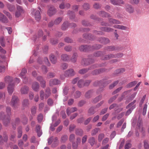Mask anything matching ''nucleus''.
I'll return each mask as SVG.
<instances>
[{"label": "nucleus", "instance_id": "nucleus-1", "mask_svg": "<svg viewBox=\"0 0 149 149\" xmlns=\"http://www.w3.org/2000/svg\"><path fill=\"white\" fill-rule=\"evenodd\" d=\"M7 115H5L3 112L0 113V119L3 120L4 125L7 126L10 122V116L11 115V108L10 107H7L6 109Z\"/></svg>", "mask_w": 149, "mask_h": 149}, {"label": "nucleus", "instance_id": "nucleus-2", "mask_svg": "<svg viewBox=\"0 0 149 149\" xmlns=\"http://www.w3.org/2000/svg\"><path fill=\"white\" fill-rule=\"evenodd\" d=\"M101 47L100 45H98L96 47H93V46L92 48L91 46H87V45H82L80 46L79 47V49L80 51L83 52H86L88 50H91L94 49H98Z\"/></svg>", "mask_w": 149, "mask_h": 149}, {"label": "nucleus", "instance_id": "nucleus-3", "mask_svg": "<svg viewBox=\"0 0 149 149\" xmlns=\"http://www.w3.org/2000/svg\"><path fill=\"white\" fill-rule=\"evenodd\" d=\"M108 20L109 24L106 23L104 22H102L101 23V25L103 26H111L112 25V24H120V21L113 18H109Z\"/></svg>", "mask_w": 149, "mask_h": 149}, {"label": "nucleus", "instance_id": "nucleus-4", "mask_svg": "<svg viewBox=\"0 0 149 149\" xmlns=\"http://www.w3.org/2000/svg\"><path fill=\"white\" fill-rule=\"evenodd\" d=\"M132 91V90H130L123 92L122 93L121 97L118 98V101H121L123 99L129 100V95L131 94V92Z\"/></svg>", "mask_w": 149, "mask_h": 149}, {"label": "nucleus", "instance_id": "nucleus-5", "mask_svg": "<svg viewBox=\"0 0 149 149\" xmlns=\"http://www.w3.org/2000/svg\"><path fill=\"white\" fill-rule=\"evenodd\" d=\"M123 54L122 53H118L115 54H110L107 55L105 56L104 60H109L110 59L114 58H121L123 56Z\"/></svg>", "mask_w": 149, "mask_h": 149}, {"label": "nucleus", "instance_id": "nucleus-6", "mask_svg": "<svg viewBox=\"0 0 149 149\" xmlns=\"http://www.w3.org/2000/svg\"><path fill=\"white\" fill-rule=\"evenodd\" d=\"M18 101L19 99L18 97L13 95L11 99L10 105L13 107L14 108H15L18 105Z\"/></svg>", "mask_w": 149, "mask_h": 149}, {"label": "nucleus", "instance_id": "nucleus-7", "mask_svg": "<svg viewBox=\"0 0 149 149\" xmlns=\"http://www.w3.org/2000/svg\"><path fill=\"white\" fill-rule=\"evenodd\" d=\"M99 65L96 64H95L91 65L88 69H83L80 70L79 71V73L81 74H83L88 71L89 70H91L98 67Z\"/></svg>", "mask_w": 149, "mask_h": 149}, {"label": "nucleus", "instance_id": "nucleus-8", "mask_svg": "<svg viewBox=\"0 0 149 149\" xmlns=\"http://www.w3.org/2000/svg\"><path fill=\"white\" fill-rule=\"evenodd\" d=\"M32 14L34 15L35 19L37 21H40L41 19V16L39 10L33 9H32Z\"/></svg>", "mask_w": 149, "mask_h": 149}, {"label": "nucleus", "instance_id": "nucleus-9", "mask_svg": "<svg viewBox=\"0 0 149 149\" xmlns=\"http://www.w3.org/2000/svg\"><path fill=\"white\" fill-rule=\"evenodd\" d=\"M24 13V10L22 7L19 5L17 6V10L15 13V17H18L21 16L22 14Z\"/></svg>", "mask_w": 149, "mask_h": 149}, {"label": "nucleus", "instance_id": "nucleus-10", "mask_svg": "<svg viewBox=\"0 0 149 149\" xmlns=\"http://www.w3.org/2000/svg\"><path fill=\"white\" fill-rule=\"evenodd\" d=\"M75 74V72L74 70L72 68L66 70L65 72L64 76L68 77L74 76Z\"/></svg>", "mask_w": 149, "mask_h": 149}, {"label": "nucleus", "instance_id": "nucleus-11", "mask_svg": "<svg viewBox=\"0 0 149 149\" xmlns=\"http://www.w3.org/2000/svg\"><path fill=\"white\" fill-rule=\"evenodd\" d=\"M69 26H70L72 27H75L76 26V25L74 23L69 24L68 22L65 21L62 24L61 26V29L63 30H65Z\"/></svg>", "mask_w": 149, "mask_h": 149}, {"label": "nucleus", "instance_id": "nucleus-12", "mask_svg": "<svg viewBox=\"0 0 149 149\" xmlns=\"http://www.w3.org/2000/svg\"><path fill=\"white\" fill-rule=\"evenodd\" d=\"M56 12V9L53 6H50L47 11V14L49 16L54 15Z\"/></svg>", "mask_w": 149, "mask_h": 149}, {"label": "nucleus", "instance_id": "nucleus-13", "mask_svg": "<svg viewBox=\"0 0 149 149\" xmlns=\"http://www.w3.org/2000/svg\"><path fill=\"white\" fill-rule=\"evenodd\" d=\"M27 72V70L25 69H23L22 70L21 73L19 74V76L22 78L24 79L23 80V82L26 83L28 79L25 76V74Z\"/></svg>", "mask_w": 149, "mask_h": 149}, {"label": "nucleus", "instance_id": "nucleus-14", "mask_svg": "<svg viewBox=\"0 0 149 149\" xmlns=\"http://www.w3.org/2000/svg\"><path fill=\"white\" fill-rule=\"evenodd\" d=\"M94 61L93 59L91 58H84L82 61L81 63L82 64L85 65H88L90 63H93Z\"/></svg>", "mask_w": 149, "mask_h": 149}, {"label": "nucleus", "instance_id": "nucleus-15", "mask_svg": "<svg viewBox=\"0 0 149 149\" xmlns=\"http://www.w3.org/2000/svg\"><path fill=\"white\" fill-rule=\"evenodd\" d=\"M114 108H115V111L116 112H119L122 110V108H119L117 104L115 103L111 105L109 109L110 110H111Z\"/></svg>", "mask_w": 149, "mask_h": 149}, {"label": "nucleus", "instance_id": "nucleus-16", "mask_svg": "<svg viewBox=\"0 0 149 149\" xmlns=\"http://www.w3.org/2000/svg\"><path fill=\"white\" fill-rule=\"evenodd\" d=\"M60 84V81L56 79H51L49 81V85L50 86L59 84Z\"/></svg>", "mask_w": 149, "mask_h": 149}, {"label": "nucleus", "instance_id": "nucleus-17", "mask_svg": "<svg viewBox=\"0 0 149 149\" xmlns=\"http://www.w3.org/2000/svg\"><path fill=\"white\" fill-rule=\"evenodd\" d=\"M67 14L69 16V18L70 19L75 22L77 21V19L75 18V15L73 12L70 10L68 11Z\"/></svg>", "mask_w": 149, "mask_h": 149}, {"label": "nucleus", "instance_id": "nucleus-18", "mask_svg": "<svg viewBox=\"0 0 149 149\" xmlns=\"http://www.w3.org/2000/svg\"><path fill=\"white\" fill-rule=\"evenodd\" d=\"M61 60L64 61H70V56L68 55L64 54L61 56Z\"/></svg>", "mask_w": 149, "mask_h": 149}, {"label": "nucleus", "instance_id": "nucleus-19", "mask_svg": "<svg viewBox=\"0 0 149 149\" xmlns=\"http://www.w3.org/2000/svg\"><path fill=\"white\" fill-rule=\"evenodd\" d=\"M8 91L10 95H11L14 90V85L13 83L8 84Z\"/></svg>", "mask_w": 149, "mask_h": 149}, {"label": "nucleus", "instance_id": "nucleus-20", "mask_svg": "<svg viewBox=\"0 0 149 149\" xmlns=\"http://www.w3.org/2000/svg\"><path fill=\"white\" fill-rule=\"evenodd\" d=\"M142 123V120L139 117L138 118V120L137 123V129H139L140 131L141 132H143V129L141 126Z\"/></svg>", "mask_w": 149, "mask_h": 149}, {"label": "nucleus", "instance_id": "nucleus-21", "mask_svg": "<svg viewBox=\"0 0 149 149\" xmlns=\"http://www.w3.org/2000/svg\"><path fill=\"white\" fill-rule=\"evenodd\" d=\"M97 14L99 16L103 17H111V16L110 14L104 11H99L97 13Z\"/></svg>", "mask_w": 149, "mask_h": 149}, {"label": "nucleus", "instance_id": "nucleus-22", "mask_svg": "<svg viewBox=\"0 0 149 149\" xmlns=\"http://www.w3.org/2000/svg\"><path fill=\"white\" fill-rule=\"evenodd\" d=\"M29 91V88L26 86H24L22 87L20 90V92L22 94H27Z\"/></svg>", "mask_w": 149, "mask_h": 149}, {"label": "nucleus", "instance_id": "nucleus-23", "mask_svg": "<svg viewBox=\"0 0 149 149\" xmlns=\"http://www.w3.org/2000/svg\"><path fill=\"white\" fill-rule=\"evenodd\" d=\"M32 88L35 91H38L39 88V84L36 81L34 82L32 84Z\"/></svg>", "mask_w": 149, "mask_h": 149}, {"label": "nucleus", "instance_id": "nucleus-24", "mask_svg": "<svg viewBox=\"0 0 149 149\" xmlns=\"http://www.w3.org/2000/svg\"><path fill=\"white\" fill-rule=\"evenodd\" d=\"M125 10L130 13H133L134 11L133 8L131 6L128 4L125 6Z\"/></svg>", "mask_w": 149, "mask_h": 149}, {"label": "nucleus", "instance_id": "nucleus-25", "mask_svg": "<svg viewBox=\"0 0 149 149\" xmlns=\"http://www.w3.org/2000/svg\"><path fill=\"white\" fill-rule=\"evenodd\" d=\"M77 109L76 107L68 108L66 110V113L68 116L70 115L71 113L76 111Z\"/></svg>", "mask_w": 149, "mask_h": 149}, {"label": "nucleus", "instance_id": "nucleus-26", "mask_svg": "<svg viewBox=\"0 0 149 149\" xmlns=\"http://www.w3.org/2000/svg\"><path fill=\"white\" fill-rule=\"evenodd\" d=\"M136 100H134L133 102H132L126 107L127 108H130L132 109H134L136 107V105L135 103L136 102Z\"/></svg>", "mask_w": 149, "mask_h": 149}, {"label": "nucleus", "instance_id": "nucleus-27", "mask_svg": "<svg viewBox=\"0 0 149 149\" xmlns=\"http://www.w3.org/2000/svg\"><path fill=\"white\" fill-rule=\"evenodd\" d=\"M99 41L101 43L105 44L109 43V40L108 39L105 38H100Z\"/></svg>", "mask_w": 149, "mask_h": 149}, {"label": "nucleus", "instance_id": "nucleus-28", "mask_svg": "<svg viewBox=\"0 0 149 149\" xmlns=\"http://www.w3.org/2000/svg\"><path fill=\"white\" fill-rule=\"evenodd\" d=\"M0 21L5 23H6L8 22L7 18L2 13L0 12Z\"/></svg>", "mask_w": 149, "mask_h": 149}, {"label": "nucleus", "instance_id": "nucleus-29", "mask_svg": "<svg viewBox=\"0 0 149 149\" xmlns=\"http://www.w3.org/2000/svg\"><path fill=\"white\" fill-rule=\"evenodd\" d=\"M13 78L7 76L4 78V81L6 83L9 84H13Z\"/></svg>", "mask_w": 149, "mask_h": 149}, {"label": "nucleus", "instance_id": "nucleus-30", "mask_svg": "<svg viewBox=\"0 0 149 149\" xmlns=\"http://www.w3.org/2000/svg\"><path fill=\"white\" fill-rule=\"evenodd\" d=\"M57 57L54 55L51 54L50 56V59L52 63L54 64L56 63L57 61Z\"/></svg>", "mask_w": 149, "mask_h": 149}, {"label": "nucleus", "instance_id": "nucleus-31", "mask_svg": "<svg viewBox=\"0 0 149 149\" xmlns=\"http://www.w3.org/2000/svg\"><path fill=\"white\" fill-rule=\"evenodd\" d=\"M7 7L9 10L10 11H13L15 10V7L14 5L11 4L10 3H8L7 5Z\"/></svg>", "mask_w": 149, "mask_h": 149}, {"label": "nucleus", "instance_id": "nucleus-32", "mask_svg": "<svg viewBox=\"0 0 149 149\" xmlns=\"http://www.w3.org/2000/svg\"><path fill=\"white\" fill-rule=\"evenodd\" d=\"M77 55L76 53H74L71 58H70V61L73 63H75L76 62Z\"/></svg>", "mask_w": 149, "mask_h": 149}, {"label": "nucleus", "instance_id": "nucleus-33", "mask_svg": "<svg viewBox=\"0 0 149 149\" xmlns=\"http://www.w3.org/2000/svg\"><path fill=\"white\" fill-rule=\"evenodd\" d=\"M104 71V70L102 68H101L100 69H96L93 71L92 74L93 75H96L101 72H103Z\"/></svg>", "mask_w": 149, "mask_h": 149}, {"label": "nucleus", "instance_id": "nucleus-34", "mask_svg": "<svg viewBox=\"0 0 149 149\" xmlns=\"http://www.w3.org/2000/svg\"><path fill=\"white\" fill-rule=\"evenodd\" d=\"M50 89L49 88H47L46 89L45 92V98H47L51 95V93L50 92Z\"/></svg>", "mask_w": 149, "mask_h": 149}, {"label": "nucleus", "instance_id": "nucleus-35", "mask_svg": "<svg viewBox=\"0 0 149 149\" xmlns=\"http://www.w3.org/2000/svg\"><path fill=\"white\" fill-rule=\"evenodd\" d=\"M113 27L115 28L120 29L122 30H126L127 28V27L125 26L120 25H115L113 26Z\"/></svg>", "mask_w": 149, "mask_h": 149}, {"label": "nucleus", "instance_id": "nucleus-36", "mask_svg": "<svg viewBox=\"0 0 149 149\" xmlns=\"http://www.w3.org/2000/svg\"><path fill=\"white\" fill-rule=\"evenodd\" d=\"M113 29L109 27H103L101 28V30L102 31L107 32H111L113 31Z\"/></svg>", "mask_w": 149, "mask_h": 149}, {"label": "nucleus", "instance_id": "nucleus-37", "mask_svg": "<svg viewBox=\"0 0 149 149\" xmlns=\"http://www.w3.org/2000/svg\"><path fill=\"white\" fill-rule=\"evenodd\" d=\"M137 83V82L136 81H132L128 84L126 86V87L127 88H131L134 86Z\"/></svg>", "mask_w": 149, "mask_h": 149}, {"label": "nucleus", "instance_id": "nucleus-38", "mask_svg": "<svg viewBox=\"0 0 149 149\" xmlns=\"http://www.w3.org/2000/svg\"><path fill=\"white\" fill-rule=\"evenodd\" d=\"M84 37L86 39H88L90 40H94L95 39V37L91 34H89L88 35H84Z\"/></svg>", "mask_w": 149, "mask_h": 149}, {"label": "nucleus", "instance_id": "nucleus-39", "mask_svg": "<svg viewBox=\"0 0 149 149\" xmlns=\"http://www.w3.org/2000/svg\"><path fill=\"white\" fill-rule=\"evenodd\" d=\"M75 133L76 135L81 136L83 135V131L81 129H77L75 130Z\"/></svg>", "mask_w": 149, "mask_h": 149}, {"label": "nucleus", "instance_id": "nucleus-40", "mask_svg": "<svg viewBox=\"0 0 149 149\" xmlns=\"http://www.w3.org/2000/svg\"><path fill=\"white\" fill-rule=\"evenodd\" d=\"M88 142L91 146H93L95 143V138L93 137H91L88 140Z\"/></svg>", "mask_w": 149, "mask_h": 149}, {"label": "nucleus", "instance_id": "nucleus-41", "mask_svg": "<svg viewBox=\"0 0 149 149\" xmlns=\"http://www.w3.org/2000/svg\"><path fill=\"white\" fill-rule=\"evenodd\" d=\"M37 109L36 107L35 106H33L31 108V114L33 116L35 115L36 113V111Z\"/></svg>", "mask_w": 149, "mask_h": 149}, {"label": "nucleus", "instance_id": "nucleus-42", "mask_svg": "<svg viewBox=\"0 0 149 149\" xmlns=\"http://www.w3.org/2000/svg\"><path fill=\"white\" fill-rule=\"evenodd\" d=\"M68 139V136L67 135H63L61 138V142L62 143H64Z\"/></svg>", "mask_w": 149, "mask_h": 149}, {"label": "nucleus", "instance_id": "nucleus-43", "mask_svg": "<svg viewBox=\"0 0 149 149\" xmlns=\"http://www.w3.org/2000/svg\"><path fill=\"white\" fill-rule=\"evenodd\" d=\"M93 93V91L92 90H90L87 91L86 93L85 96L87 98H90L92 93Z\"/></svg>", "mask_w": 149, "mask_h": 149}, {"label": "nucleus", "instance_id": "nucleus-44", "mask_svg": "<svg viewBox=\"0 0 149 149\" xmlns=\"http://www.w3.org/2000/svg\"><path fill=\"white\" fill-rule=\"evenodd\" d=\"M58 144V138L57 137H55L54 139V142L52 145V148H54L56 147Z\"/></svg>", "mask_w": 149, "mask_h": 149}, {"label": "nucleus", "instance_id": "nucleus-45", "mask_svg": "<svg viewBox=\"0 0 149 149\" xmlns=\"http://www.w3.org/2000/svg\"><path fill=\"white\" fill-rule=\"evenodd\" d=\"M20 122V120L18 118H17L15 119V124H12V126L13 129L14 130H15V129L16 128V125H17Z\"/></svg>", "mask_w": 149, "mask_h": 149}, {"label": "nucleus", "instance_id": "nucleus-46", "mask_svg": "<svg viewBox=\"0 0 149 149\" xmlns=\"http://www.w3.org/2000/svg\"><path fill=\"white\" fill-rule=\"evenodd\" d=\"M102 97V95H99L96 97L95 99H93L92 100V102L93 103H96L99 101L101 99Z\"/></svg>", "mask_w": 149, "mask_h": 149}, {"label": "nucleus", "instance_id": "nucleus-47", "mask_svg": "<svg viewBox=\"0 0 149 149\" xmlns=\"http://www.w3.org/2000/svg\"><path fill=\"white\" fill-rule=\"evenodd\" d=\"M78 86L80 88L84 86V82L82 79L79 80L77 83Z\"/></svg>", "mask_w": 149, "mask_h": 149}, {"label": "nucleus", "instance_id": "nucleus-48", "mask_svg": "<svg viewBox=\"0 0 149 149\" xmlns=\"http://www.w3.org/2000/svg\"><path fill=\"white\" fill-rule=\"evenodd\" d=\"M105 50L108 51H111L115 50V48L113 46H108L105 48Z\"/></svg>", "mask_w": 149, "mask_h": 149}, {"label": "nucleus", "instance_id": "nucleus-49", "mask_svg": "<svg viewBox=\"0 0 149 149\" xmlns=\"http://www.w3.org/2000/svg\"><path fill=\"white\" fill-rule=\"evenodd\" d=\"M63 18L62 17H59L57 18L54 21V24H55L57 25L59 24L62 21Z\"/></svg>", "mask_w": 149, "mask_h": 149}, {"label": "nucleus", "instance_id": "nucleus-50", "mask_svg": "<svg viewBox=\"0 0 149 149\" xmlns=\"http://www.w3.org/2000/svg\"><path fill=\"white\" fill-rule=\"evenodd\" d=\"M95 107H91L88 110V113L90 115L94 114L95 112L94 111Z\"/></svg>", "mask_w": 149, "mask_h": 149}, {"label": "nucleus", "instance_id": "nucleus-51", "mask_svg": "<svg viewBox=\"0 0 149 149\" xmlns=\"http://www.w3.org/2000/svg\"><path fill=\"white\" fill-rule=\"evenodd\" d=\"M22 128L21 127H19L18 129V138H20L22 134Z\"/></svg>", "mask_w": 149, "mask_h": 149}, {"label": "nucleus", "instance_id": "nucleus-52", "mask_svg": "<svg viewBox=\"0 0 149 149\" xmlns=\"http://www.w3.org/2000/svg\"><path fill=\"white\" fill-rule=\"evenodd\" d=\"M22 104L24 107H26L29 104V100L28 99H25L22 102Z\"/></svg>", "mask_w": 149, "mask_h": 149}, {"label": "nucleus", "instance_id": "nucleus-53", "mask_svg": "<svg viewBox=\"0 0 149 149\" xmlns=\"http://www.w3.org/2000/svg\"><path fill=\"white\" fill-rule=\"evenodd\" d=\"M100 130V128L98 127H97L94 129L92 131L91 135L92 136H94Z\"/></svg>", "mask_w": 149, "mask_h": 149}, {"label": "nucleus", "instance_id": "nucleus-54", "mask_svg": "<svg viewBox=\"0 0 149 149\" xmlns=\"http://www.w3.org/2000/svg\"><path fill=\"white\" fill-rule=\"evenodd\" d=\"M147 104H145L143 108L142 114L143 116H145L146 114L147 109Z\"/></svg>", "mask_w": 149, "mask_h": 149}, {"label": "nucleus", "instance_id": "nucleus-55", "mask_svg": "<svg viewBox=\"0 0 149 149\" xmlns=\"http://www.w3.org/2000/svg\"><path fill=\"white\" fill-rule=\"evenodd\" d=\"M118 96V95H116L111 98L108 101V103L109 104L111 103L117 98Z\"/></svg>", "mask_w": 149, "mask_h": 149}, {"label": "nucleus", "instance_id": "nucleus-56", "mask_svg": "<svg viewBox=\"0 0 149 149\" xmlns=\"http://www.w3.org/2000/svg\"><path fill=\"white\" fill-rule=\"evenodd\" d=\"M117 3H113L114 5H120L121 4H124V1L123 0H117Z\"/></svg>", "mask_w": 149, "mask_h": 149}, {"label": "nucleus", "instance_id": "nucleus-57", "mask_svg": "<svg viewBox=\"0 0 149 149\" xmlns=\"http://www.w3.org/2000/svg\"><path fill=\"white\" fill-rule=\"evenodd\" d=\"M41 70L42 72L44 74H45L48 71L47 67L44 65H42Z\"/></svg>", "mask_w": 149, "mask_h": 149}, {"label": "nucleus", "instance_id": "nucleus-58", "mask_svg": "<svg viewBox=\"0 0 149 149\" xmlns=\"http://www.w3.org/2000/svg\"><path fill=\"white\" fill-rule=\"evenodd\" d=\"M72 47L70 46H67L65 47L64 50L67 52H70L72 51Z\"/></svg>", "mask_w": 149, "mask_h": 149}, {"label": "nucleus", "instance_id": "nucleus-59", "mask_svg": "<svg viewBox=\"0 0 149 149\" xmlns=\"http://www.w3.org/2000/svg\"><path fill=\"white\" fill-rule=\"evenodd\" d=\"M55 74L53 72H50L47 74V77L49 79L54 77Z\"/></svg>", "mask_w": 149, "mask_h": 149}, {"label": "nucleus", "instance_id": "nucleus-60", "mask_svg": "<svg viewBox=\"0 0 149 149\" xmlns=\"http://www.w3.org/2000/svg\"><path fill=\"white\" fill-rule=\"evenodd\" d=\"M82 24L84 26H90L91 24L87 21L85 20H83L82 22Z\"/></svg>", "mask_w": 149, "mask_h": 149}, {"label": "nucleus", "instance_id": "nucleus-61", "mask_svg": "<svg viewBox=\"0 0 149 149\" xmlns=\"http://www.w3.org/2000/svg\"><path fill=\"white\" fill-rule=\"evenodd\" d=\"M81 95V92L79 91H77L74 94V97L76 98H78Z\"/></svg>", "mask_w": 149, "mask_h": 149}, {"label": "nucleus", "instance_id": "nucleus-62", "mask_svg": "<svg viewBox=\"0 0 149 149\" xmlns=\"http://www.w3.org/2000/svg\"><path fill=\"white\" fill-rule=\"evenodd\" d=\"M137 93V92H135L132 94H130L129 95V100H132L135 97Z\"/></svg>", "mask_w": 149, "mask_h": 149}, {"label": "nucleus", "instance_id": "nucleus-63", "mask_svg": "<svg viewBox=\"0 0 149 149\" xmlns=\"http://www.w3.org/2000/svg\"><path fill=\"white\" fill-rule=\"evenodd\" d=\"M83 7L85 10H87L90 8L89 5L87 3H84L83 5Z\"/></svg>", "mask_w": 149, "mask_h": 149}, {"label": "nucleus", "instance_id": "nucleus-64", "mask_svg": "<svg viewBox=\"0 0 149 149\" xmlns=\"http://www.w3.org/2000/svg\"><path fill=\"white\" fill-rule=\"evenodd\" d=\"M118 83V81H115L113 83L111 84L109 86V88L110 89H111L113 88L115 86H116Z\"/></svg>", "mask_w": 149, "mask_h": 149}]
</instances>
